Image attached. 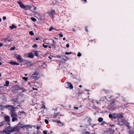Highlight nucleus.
<instances>
[{
    "label": "nucleus",
    "instance_id": "obj_2",
    "mask_svg": "<svg viewBox=\"0 0 134 134\" xmlns=\"http://www.w3.org/2000/svg\"><path fill=\"white\" fill-rule=\"evenodd\" d=\"M19 128L17 125L13 127H11L9 126V132H12L15 131L19 132Z\"/></svg>",
    "mask_w": 134,
    "mask_h": 134
},
{
    "label": "nucleus",
    "instance_id": "obj_49",
    "mask_svg": "<svg viewBox=\"0 0 134 134\" xmlns=\"http://www.w3.org/2000/svg\"><path fill=\"white\" fill-rule=\"evenodd\" d=\"M32 89L33 90H36L37 91L38 90V89L36 88H34V87H32Z\"/></svg>",
    "mask_w": 134,
    "mask_h": 134
},
{
    "label": "nucleus",
    "instance_id": "obj_36",
    "mask_svg": "<svg viewBox=\"0 0 134 134\" xmlns=\"http://www.w3.org/2000/svg\"><path fill=\"white\" fill-rule=\"evenodd\" d=\"M42 46L43 47H44V48H47L48 46H47V45H45L44 44H42Z\"/></svg>",
    "mask_w": 134,
    "mask_h": 134
},
{
    "label": "nucleus",
    "instance_id": "obj_37",
    "mask_svg": "<svg viewBox=\"0 0 134 134\" xmlns=\"http://www.w3.org/2000/svg\"><path fill=\"white\" fill-rule=\"evenodd\" d=\"M23 79H24L25 81H27L28 79V78L26 77H23Z\"/></svg>",
    "mask_w": 134,
    "mask_h": 134
},
{
    "label": "nucleus",
    "instance_id": "obj_10",
    "mask_svg": "<svg viewBox=\"0 0 134 134\" xmlns=\"http://www.w3.org/2000/svg\"><path fill=\"white\" fill-rule=\"evenodd\" d=\"M18 98H13L10 101L12 102H14L15 103H18Z\"/></svg>",
    "mask_w": 134,
    "mask_h": 134
},
{
    "label": "nucleus",
    "instance_id": "obj_5",
    "mask_svg": "<svg viewBox=\"0 0 134 134\" xmlns=\"http://www.w3.org/2000/svg\"><path fill=\"white\" fill-rule=\"evenodd\" d=\"M65 86L67 88H70V90H72L73 87L72 85L70 83L67 82L65 84Z\"/></svg>",
    "mask_w": 134,
    "mask_h": 134
},
{
    "label": "nucleus",
    "instance_id": "obj_23",
    "mask_svg": "<svg viewBox=\"0 0 134 134\" xmlns=\"http://www.w3.org/2000/svg\"><path fill=\"white\" fill-rule=\"evenodd\" d=\"M52 41L53 43L51 45L53 46L54 47V48H55V44L54 43L55 41L53 40H52Z\"/></svg>",
    "mask_w": 134,
    "mask_h": 134
},
{
    "label": "nucleus",
    "instance_id": "obj_27",
    "mask_svg": "<svg viewBox=\"0 0 134 134\" xmlns=\"http://www.w3.org/2000/svg\"><path fill=\"white\" fill-rule=\"evenodd\" d=\"M31 19L33 21H37V19L34 17H31Z\"/></svg>",
    "mask_w": 134,
    "mask_h": 134
},
{
    "label": "nucleus",
    "instance_id": "obj_24",
    "mask_svg": "<svg viewBox=\"0 0 134 134\" xmlns=\"http://www.w3.org/2000/svg\"><path fill=\"white\" fill-rule=\"evenodd\" d=\"M8 126L7 127V130H4L3 131L4 132H5L7 134H8Z\"/></svg>",
    "mask_w": 134,
    "mask_h": 134
},
{
    "label": "nucleus",
    "instance_id": "obj_60",
    "mask_svg": "<svg viewBox=\"0 0 134 134\" xmlns=\"http://www.w3.org/2000/svg\"><path fill=\"white\" fill-rule=\"evenodd\" d=\"M33 85H34L35 84V83L33 82L32 83Z\"/></svg>",
    "mask_w": 134,
    "mask_h": 134
},
{
    "label": "nucleus",
    "instance_id": "obj_56",
    "mask_svg": "<svg viewBox=\"0 0 134 134\" xmlns=\"http://www.w3.org/2000/svg\"><path fill=\"white\" fill-rule=\"evenodd\" d=\"M61 56L60 55H57V57L60 58H61Z\"/></svg>",
    "mask_w": 134,
    "mask_h": 134
},
{
    "label": "nucleus",
    "instance_id": "obj_64",
    "mask_svg": "<svg viewBox=\"0 0 134 134\" xmlns=\"http://www.w3.org/2000/svg\"><path fill=\"white\" fill-rule=\"evenodd\" d=\"M48 47L49 48H51V46H48Z\"/></svg>",
    "mask_w": 134,
    "mask_h": 134
},
{
    "label": "nucleus",
    "instance_id": "obj_6",
    "mask_svg": "<svg viewBox=\"0 0 134 134\" xmlns=\"http://www.w3.org/2000/svg\"><path fill=\"white\" fill-rule=\"evenodd\" d=\"M16 55H15V56L16 57V59L20 63H22L23 62V60L22 57L20 55L16 54Z\"/></svg>",
    "mask_w": 134,
    "mask_h": 134
},
{
    "label": "nucleus",
    "instance_id": "obj_44",
    "mask_svg": "<svg viewBox=\"0 0 134 134\" xmlns=\"http://www.w3.org/2000/svg\"><path fill=\"white\" fill-rule=\"evenodd\" d=\"M4 122H2L1 123H0V126H2L4 125Z\"/></svg>",
    "mask_w": 134,
    "mask_h": 134
},
{
    "label": "nucleus",
    "instance_id": "obj_15",
    "mask_svg": "<svg viewBox=\"0 0 134 134\" xmlns=\"http://www.w3.org/2000/svg\"><path fill=\"white\" fill-rule=\"evenodd\" d=\"M121 121L122 122H123V123L124 124L126 125V126H128V125H129V124H128V122L125 121L124 120H121Z\"/></svg>",
    "mask_w": 134,
    "mask_h": 134
},
{
    "label": "nucleus",
    "instance_id": "obj_11",
    "mask_svg": "<svg viewBox=\"0 0 134 134\" xmlns=\"http://www.w3.org/2000/svg\"><path fill=\"white\" fill-rule=\"evenodd\" d=\"M9 63L10 64L12 65H19V64L18 63H17L15 62L10 61L9 62Z\"/></svg>",
    "mask_w": 134,
    "mask_h": 134
},
{
    "label": "nucleus",
    "instance_id": "obj_63",
    "mask_svg": "<svg viewBox=\"0 0 134 134\" xmlns=\"http://www.w3.org/2000/svg\"><path fill=\"white\" fill-rule=\"evenodd\" d=\"M93 99H91V102H93Z\"/></svg>",
    "mask_w": 134,
    "mask_h": 134
},
{
    "label": "nucleus",
    "instance_id": "obj_1",
    "mask_svg": "<svg viewBox=\"0 0 134 134\" xmlns=\"http://www.w3.org/2000/svg\"><path fill=\"white\" fill-rule=\"evenodd\" d=\"M17 3L21 8L24 9L26 10H30L32 8V6L31 5L28 4L24 5L20 1H18Z\"/></svg>",
    "mask_w": 134,
    "mask_h": 134
},
{
    "label": "nucleus",
    "instance_id": "obj_16",
    "mask_svg": "<svg viewBox=\"0 0 134 134\" xmlns=\"http://www.w3.org/2000/svg\"><path fill=\"white\" fill-rule=\"evenodd\" d=\"M60 113L59 112L57 113H54L53 115L54 117V118H55L57 116H62V115L60 114Z\"/></svg>",
    "mask_w": 134,
    "mask_h": 134
},
{
    "label": "nucleus",
    "instance_id": "obj_17",
    "mask_svg": "<svg viewBox=\"0 0 134 134\" xmlns=\"http://www.w3.org/2000/svg\"><path fill=\"white\" fill-rule=\"evenodd\" d=\"M5 122H6L7 123L8 125V116L7 115L5 117Z\"/></svg>",
    "mask_w": 134,
    "mask_h": 134
},
{
    "label": "nucleus",
    "instance_id": "obj_40",
    "mask_svg": "<svg viewBox=\"0 0 134 134\" xmlns=\"http://www.w3.org/2000/svg\"><path fill=\"white\" fill-rule=\"evenodd\" d=\"M81 53H80V52H79V53L77 55V56L79 57H80L81 56Z\"/></svg>",
    "mask_w": 134,
    "mask_h": 134
},
{
    "label": "nucleus",
    "instance_id": "obj_52",
    "mask_svg": "<svg viewBox=\"0 0 134 134\" xmlns=\"http://www.w3.org/2000/svg\"><path fill=\"white\" fill-rule=\"evenodd\" d=\"M74 108L75 109L77 110L79 109V108L78 107H75Z\"/></svg>",
    "mask_w": 134,
    "mask_h": 134
},
{
    "label": "nucleus",
    "instance_id": "obj_32",
    "mask_svg": "<svg viewBox=\"0 0 134 134\" xmlns=\"http://www.w3.org/2000/svg\"><path fill=\"white\" fill-rule=\"evenodd\" d=\"M33 48H36L37 47V45L36 44H34L32 46Z\"/></svg>",
    "mask_w": 134,
    "mask_h": 134
},
{
    "label": "nucleus",
    "instance_id": "obj_26",
    "mask_svg": "<svg viewBox=\"0 0 134 134\" xmlns=\"http://www.w3.org/2000/svg\"><path fill=\"white\" fill-rule=\"evenodd\" d=\"M107 123L106 122H105V121H103V122H102L101 124L100 125L104 126L105 124H107Z\"/></svg>",
    "mask_w": 134,
    "mask_h": 134
},
{
    "label": "nucleus",
    "instance_id": "obj_45",
    "mask_svg": "<svg viewBox=\"0 0 134 134\" xmlns=\"http://www.w3.org/2000/svg\"><path fill=\"white\" fill-rule=\"evenodd\" d=\"M92 119L91 118H89L88 120V122H90L91 121Z\"/></svg>",
    "mask_w": 134,
    "mask_h": 134
},
{
    "label": "nucleus",
    "instance_id": "obj_8",
    "mask_svg": "<svg viewBox=\"0 0 134 134\" xmlns=\"http://www.w3.org/2000/svg\"><path fill=\"white\" fill-rule=\"evenodd\" d=\"M55 13V12L53 9L51 10L49 13V15L52 18H54V15Z\"/></svg>",
    "mask_w": 134,
    "mask_h": 134
},
{
    "label": "nucleus",
    "instance_id": "obj_22",
    "mask_svg": "<svg viewBox=\"0 0 134 134\" xmlns=\"http://www.w3.org/2000/svg\"><path fill=\"white\" fill-rule=\"evenodd\" d=\"M18 120V119L17 118L13 117L12 119V121L13 122H14L16 120L17 121Z\"/></svg>",
    "mask_w": 134,
    "mask_h": 134
},
{
    "label": "nucleus",
    "instance_id": "obj_48",
    "mask_svg": "<svg viewBox=\"0 0 134 134\" xmlns=\"http://www.w3.org/2000/svg\"><path fill=\"white\" fill-rule=\"evenodd\" d=\"M40 126H37L36 127V129L37 130H39L40 128Z\"/></svg>",
    "mask_w": 134,
    "mask_h": 134
},
{
    "label": "nucleus",
    "instance_id": "obj_54",
    "mask_svg": "<svg viewBox=\"0 0 134 134\" xmlns=\"http://www.w3.org/2000/svg\"><path fill=\"white\" fill-rule=\"evenodd\" d=\"M66 46L67 47H68L70 46V45L69 44H66Z\"/></svg>",
    "mask_w": 134,
    "mask_h": 134
},
{
    "label": "nucleus",
    "instance_id": "obj_39",
    "mask_svg": "<svg viewBox=\"0 0 134 134\" xmlns=\"http://www.w3.org/2000/svg\"><path fill=\"white\" fill-rule=\"evenodd\" d=\"M47 131L44 130L43 131V133L44 134H47Z\"/></svg>",
    "mask_w": 134,
    "mask_h": 134
},
{
    "label": "nucleus",
    "instance_id": "obj_62",
    "mask_svg": "<svg viewBox=\"0 0 134 134\" xmlns=\"http://www.w3.org/2000/svg\"><path fill=\"white\" fill-rule=\"evenodd\" d=\"M79 86L80 87H82V86L81 85H80Z\"/></svg>",
    "mask_w": 134,
    "mask_h": 134
},
{
    "label": "nucleus",
    "instance_id": "obj_59",
    "mask_svg": "<svg viewBox=\"0 0 134 134\" xmlns=\"http://www.w3.org/2000/svg\"><path fill=\"white\" fill-rule=\"evenodd\" d=\"M66 39L64 37L63 38V40H65Z\"/></svg>",
    "mask_w": 134,
    "mask_h": 134
},
{
    "label": "nucleus",
    "instance_id": "obj_20",
    "mask_svg": "<svg viewBox=\"0 0 134 134\" xmlns=\"http://www.w3.org/2000/svg\"><path fill=\"white\" fill-rule=\"evenodd\" d=\"M34 53L35 56L38 57L39 56V54L38 53V51H34Z\"/></svg>",
    "mask_w": 134,
    "mask_h": 134
},
{
    "label": "nucleus",
    "instance_id": "obj_12",
    "mask_svg": "<svg viewBox=\"0 0 134 134\" xmlns=\"http://www.w3.org/2000/svg\"><path fill=\"white\" fill-rule=\"evenodd\" d=\"M3 43L5 45H8V38H5L3 39ZM8 45L6 46H8Z\"/></svg>",
    "mask_w": 134,
    "mask_h": 134
},
{
    "label": "nucleus",
    "instance_id": "obj_3",
    "mask_svg": "<svg viewBox=\"0 0 134 134\" xmlns=\"http://www.w3.org/2000/svg\"><path fill=\"white\" fill-rule=\"evenodd\" d=\"M17 126L19 128V129L20 128H22L23 127H24L25 128L26 127L31 128L32 127L30 125H24L23 124L20 123V122L18 124H17Z\"/></svg>",
    "mask_w": 134,
    "mask_h": 134
},
{
    "label": "nucleus",
    "instance_id": "obj_51",
    "mask_svg": "<svg viewBox=\"0 0 134 134\" xmlns=\"http://www.w3.org/2000/svg\"><path fill=\"white\" fill-rule=\"evenodd\" d=\"M6 18L5 16H4L3 17V19L4 20H6Z\"/></svg>",
    "mask_w": 134,
    "mask_h": 134
},
{
    "label": "nucleus",
    "instance_id": "obj_38",
    "mask_svg": "<svg viewBox=\"0 0 134 134\" xmlns=\"http://www.w3.org/2000/svg\"><path fill=\"white\" fill-rule=\"evenodd\" d=\"M63 56H64V57L65 58L67 59V60H68L69 59V57H68L66 56L65 55H64Z\"/></svg>",
    "mask_w": 134,
    "mask_h": 134
},
{
    "label": "nucleus",
    "instance_id": "obj_55",
    "mask_svg": "<svg viewBox=\"0 0 134 134\" xmlns=\"http://www.w3.org/2000/svg\"><path fill=\"white\" fill-rule=\"evenodd\" d=\"M35 39L36 40H38L40 39V38L39 37H36L35 38Z\"/></svg>",
    "mask_w": 134,
    "mask_h": 134
},
{
    "label": "nucleus",
    "instance_id": "obj_34",
    "mask_svg": "<svg viewBox=\"0 0 134 134\" xmlns=\"http://www.w3.org/2000/svg\"><path fill=\"white\" fill-rule=\"evenodd\" d=\"M44 121L45 123L47 124H48L49 123V121L48 120L46 119L44 120Z\"/></svg>",
    "mask_w": 134,
    "mask_h": 134
},
{
    "label": "nucleus",
    "instance_id": "obj_61",
    "mask_svg": "<svg viewBox=\"0 0 134 134\" xmlns=\"http://www.w3.org/2000/svg\"><path fill=\"white\" fill-rule=\"evenodd\" d=\"M63 59L64 61H66V60H65V59L64 58H63L62 59Z\"/></svg>",
    "mask_w": 134,
    "mask_h": 134
},
{
    "label": "nucleus",
    "instance_id": "obj_46",
    "mask_svg": "<svg viewBox=\"0 0 134 134\" xmlns=\"http://www.w3.org/2000/svg\"><path fill=\"white\" fill-rule=\"evenodd\" d=\"M19 113H24L25 114V115H26V113L24 111H20L19 112Z\"/></svg>",
    "mask_w": 134,
    "mask_h": 134
},
{
    "label": "nucleus",
    "instance_id": "obj_35",
    "mask_svg": "<svg viewBox=\"0 0 134 134\" xmlns=\"http://www.w3.org/2000/svg\"><path fill=\"white\" fill-rule=\"evenodd\" d=\"M16 48V47H15V46H13L12 47H11L10 49V50H14Z\"/></svg>",
    "mask_w": 134,
    "mask_h": 134
},
{
    "label": "nucleus",
    "instance_id": "obj_7",
    "mask_svg": "<svg viewBox=\"0 0 134 134\" xmlns=\"http://www.w3.org/2000/svg\"><path fill=\"white\" fill-rule=\"evenodd\" d=\"M124 117L123 116V115L122 113H119L118 114H117L116 115L115 117L114 116L113 118L114 119H116V118H123Z\"/></svg>",
    "mask_w": 134,
    "mask_h": 134
},
{
    "label": "nucleus",
    "instance_id": "obj_19",
    "mask_svg": "<svg viewBox=\"0 0 134 134\" xmlns=\"http://www.w3.org/2000/svg\"><path fill=\"white\" fill-rule=\"evenodd\" d=\"M9 28L11 30H12L14 28L16 29L17 28V26H15L14 24H12V26H9Z\"/></svg>",
    "mask_w": 134,
    "mask_h": 134
},
{
    "label": "nucleus",
    "instance_id": "obj_43",
    "mask_svg": "<svg viewBox=\"0 0 134 134\" xmlns=\"http://www.w3.org/2000/svg\"><path fill=\"white\" fill-rule=\"evenodd\" d=\"M83 134H90V132L88 131H86L85 132H84L83 133Z\"/></svg>",
    "mask_w": 134,
    "mask_h": 134
},
{
    "label": "nucleus",
    "instance_id": "obj_53",
    "mask_svg": "<svg viewBox=\"0 0 134 134\" xmlns=\"http://www.w3.org/2000/svg\"><path fill=\"white\" fill-rule=\"evenodd\" d=\"M43 106H42V108L43 109H44L45 107V105L43 104Z\"/></svg>",
    "mask_w": 134,
    "mask_h": 134
},
{
    "label": "nucleus",
    "instance_id": "obj_41",
    "mask_svg": "<svg viewBox=\"0 0 134 134\" xmlns=\"http://www.w3.org/2000/svg\"><path fill=\"white\" fill-rule=\"evenodd\" d=\"M109 117L110 118H112V117L113 118V115H112V114H109Z\"/></svg>",
    "mask_w": 134,
    "mask_h": 134
},
{
    "label": "nucleus",
    "instance_id": "obj_9",
    "mask_svg": "<svg viewBox=\"0 0 134 134\" xmlns=\"http://www.w3.org/2000/svg\"><path fill=\"white\" fill-rule=\"evenodd\" d=\"M27 57L29 58H33L34 57V55L32 52L28 53Z\"/></svg>",
    "mask_w": 134,
    "mask_h": 134
},
{
    "label": "nucleus",
    "instance_id": "obj_57",
    "mask_svg": "<svg viewBox=\"0 0 134 134\" xmlns=\"http://www.w3.org/2000/svg\"><path fill=\"white\" fill-rule=\"evenodd\" d=\"M3 45V44L0 43V47L2 46Z\"/></svg>",
    "mask_w": 134,
    "mask_h": 134
},
{
    "label": "nucleus",
    "instance_id": "obj_25",
    "mask_svg": "<svg viewBox=\"0 0 134 134\" xmlns=\"http://www.w3.org/2000/svg\"><path fill=\"white\" fill-rule=\"evenodd\" d=\"M55 27H51L49 28V30L50 31H51L53 30H55Z\"/></svg>",
    "mask_w": 134,
    "mask_h": 134
},
{
    "label": "nucleus",
    "instance_id": "obj_31",
    "mask_svg": "<svg viewBox=\"0 0 134 134\" xmlns=\"http://www.w3.org/2000/svg\"><path fill=\"white\" fill-rule=\"evenodd\" d=\"M73 53L72 52H66L65 53V55L70 54H73Z\"/></svg>",
    "mask_w": 134,
    "mask_h": 134
},
{
    "label": "nucleus",
    "instance_id": "obj_50",
    "mask_svg": "<svg viewBox=\"0 0 134 134\" xmlns=\"http://www.w3.org/2000/svg\"><path fill=\"white\" fill-rule=\"evenodd\" d=\"M82 94V92H81L79 91L78 93V94L79 96L80 94Z\"/></svg>",
    "mask_w": 134,
    "mask_h": 134
},
{
    "label": "nucleus",
    "instance_id": "obj_14",
    "mask_svg": "<svg viewBox=\"0 0 134 134\" xmlns=\"http://www.w3.org/2000/svg\"><path fill=\"white\" fill-rule=\"evenodd\" d=\"M11 116L12 117L17 116V115L16 114L15 112H11Z\"/></svg>",
    "mask_w": 134,
    "mask_h": 134
},
{
    "label": "nucleus",
    "instance_id": "obj_13",
    "mask_svg": "<svg viewBox=\"0 0 134 134\" xmlns=\"http://www.w3.org/2000/svg\"><path fill=\"white\" fill-rule=\"evenodd\" d=\"M11 107V109L10 110L11 112H15V108L13 106H11V105H9V107Z\"/></svg>",
    "mask_w": 134,
    "mask_h": 134
},
{
    "label": "nucleus",
    "instance_id": "obj_58",
    "mask_svg": "<svg viewBox=\"0 0 134 134\" xmlns=\"http://www.w3.org/2000/svg\"><path fill=\"white\" fill-rule=\"evenodd\" d=\"M33 7L34 10H35L36 9V7Z\"/></svg>",
    "mask_w": 134,
    "mask_h": 134
},
{
    "label": "nucleus",
    "instance_id": "obj_21",
    "mask_svg": "<svg viewBox=\"0 0 134 134\" xmlns=\"http://www.w3.org/2000/svg\"><path fill=\"white\" fill-rule=\"evenodd\" d=\"M103 119L102 117L99 118L98 119V121L99 122H101L103 121Z\"/></svg>",
    "mask_w": 134,
    "mask_h": 134
},
{
    "label": "nucleus",
    "instance_id": "obj_18",
    "mask_svg": "<svg viewBox=\"0 0 134 134\" xmlns=\"http://www.w3.org/2000/svg\"><path fill=\"white\" fill-rule=\"evenodd\" d=\"M115 130H113L112 131H109L107 132L105 134H114Z\"/></svg>",
    "mask_w": 134,
    "mask_h": 134
},
{
    "label": "nucleus",
    "instance_id": "obj_4",
    "mask_svg": "<svg viewBox=\"0 0 134 134\" xmlns=\"http://www.w3.org/2000/svg\"><path fill=\"white\" fill-rule=\"evenodd\" d=\"M39 75V73L37 71H35L33 74H32V77L35 80H38L39 78V77L38 76Z\"/></svg>",
    "mask_w": 134,
    "mask_h": 134
},
{
    "label": "nucleus",
    "instance_id": "obj_33",
    "mask_svg": "<svg viewBox=\"0 0 134 134\" xmlns=\"http://www.w3.org/2000/svg\"><path fill=\"white\" fill-rule=\"evenodd\" d=\"M57 124H58L60 123L62 125H63V123L59 121H57Z\"/></svg>",
    "mask_w": 134,
    "mask_h": 134
},
{
    "label": "nucleus",
    "instance_id": "obj_30",
    "mask_svg": "<svg viewBox=\"0 0 134 134\" xmlns=\"http://www.w3.org/2000/svg\"><path fill=\"white\" fill-rule=\"evenodd\" d=\"M29 34L33 36L34 35V33L33 31H31L29 32Z\"/></svg>",
    "mask_w": 134,
    "mask_h": 134
},
{
    "label": "nucleus",
    "instance_id": "obj_29",
    "mask_svg": "<svg viewBox=\"0 0 134 134\" xmlns=\"http://www.w3.org/2000/svg\"><path fill=\"white\" fill-rule=\"evenodd\" d=\"M6 84H4V86H8V81H6L5 82Z\"/></svg>",
    "mask_w": 134,
    "mask_h": 134
},
{
    "label": "nucleus",
    "instance_id": "obj_28",
    "mask_svg": "<svg viewBox=\"0 0 134 134\" xmlns=\"http://www.w3.org/2000/svg\"><path fill=\"white\" fill-rule=\"evenodd\" d=\"M14 87L15 88H18L19 90L21 89L20 86L19 85H15L14 86Z\"/></svg>",
    "mask_w": 134,
    "mask_h": 134
},
{
    "label": "nucleus",
    "instance_id": "obj_42",
    "mask_svg": "<svg viewBox=\"0 0 134 134\" xmlns=\"http://www.w3.org/2000/svg\"><path fill=\"white\" fill-rule=\"evenodd\" d=\"M59 35L61 37H62L63 36V35L61 33H60V34H59Z\"/></svg>",
    "mask_w": 134,
    "mask_h": 134
},
{
    "label": "nucleus",
    "instance_id": "obj_47",
    "mask_svg": "<svg viewBox=\"0 0 134 134\" xmlns=\"http://www.w3.org/2000/svg\"><path fill=\"white\" fill-rule=\"evenodd\" d=\"M88 27L87 26H86L85 27V30H86V31L87 32H88V29H87Z\"/></svg>",
    "mask_w": 134,
    "mask_h": 134
}]
</instances>
